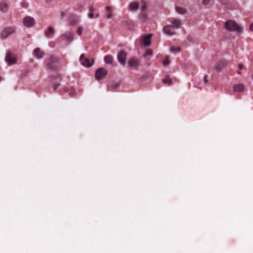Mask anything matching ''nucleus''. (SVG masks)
<instances>
[{
	"instance_id": "nucleus-36",
	"label": "nucleus",
	"mask_w": 253,
	"mask_h": 253,
	"mask_svg": "<svg viewBox=\"0 0 253 253\" xmlns=\"http://www.w3.org/2000/svg\"><path fill=\"white\" fill-rule=\"evenodd\" d=\"M238 74H239V75H240V74H241V72H240V71H238Z\"/></svg>"
},
{
	"instance_id": "nucleus-32",
	"label": "nucleus",
	"mask_w": 253,
	"mask_h": 253,
	"mask_svg": "<svg viewBox=\"0 0 253 253\" xmlns=\"http://www.w3.org/2000/svg\"><path fill=\"white\" fill-rule=\"evenodd\" d=\"M59 84H55L54 85V90H56L59 86Z\"/></svg>"
},
{
	"instance_id": "nucleus-16",
	"label": "nucleus",
	"mask_w": 253,
	"mask_h": 253,
	"mask_svg": "<svg viewBox=\"0 0 253 253\" xmlns=\"http://www.w3.org/2000/svg\"><path fill=\"white\" fill-rule=\"evenodd\" d=\"M152 37V35L149 34L147 36L145 37L143 40V43L145 46H149L150 44V40Z\"/></svg>"
},
{
	"instance_id": "nucleus-2",
	"label": "nucleus",
	"mask_w": 253,
	"mask_h": 253,
	"mask_svg": "<svg viewBox=\"0 0 253 253\" xmlns=\"http://www.w3.org/2000/svg\"><path fill=\"white\" fill-rule=\"evenodd\" d=\"M5 61L8 65H11L17 63V59L15 54L10 51L7 52Z\"/></svg>"
},
{
	"instance_id": "nucleus-13",
	"label": "nucleus",
	"mask_w": 253,
	"mask_h": 253,
	"mask_svg": "<svg viewBox=\"0 0 253 253\" xmlns=\"http://www.w3.org/2000/svg\"><path fill=\"white\" fill-rule=\"evenodd\" d=\"M139 7V4L136 1H132L129 4L128 9L131 11L137 10Z\"/></svg>"
},
{
	"instance_id": "nucleus-5",
	"label": "nucleus",
	"mask_w": 253,
	"mask_h": 253,
	"mask_svg": "<svg viewBox=\"0 0 253 253\" xmlns=\"http://www.w3.org/2000/svg\"><path fill=\"white\" fill-rule=\"evenodd\" d=\"M108 71L103 68H99L95 72V77L97 81L105 78L107 75Z\"/></svg>"
},
{
	"instance_id": "nucleus-21",
	"label": "nucleus",
	"mask_w": 253,
	"mask_h": 253,
	"mask_svg": "<svg viewBox=\"0 0 253 253\" xmlns=\"http://www.w3.org/2000/svg\"><path fill=\"white\" fill-rule=\"evenodd\" d=\"M106 15L108 18H111L112 17V10L110 6H107L106 8Z\"/></svg>"
},
{
	"instance_id": "nucleus-18",
	"label": "nucleus",
	"mask_w": 253,
	"mask_h": 253,
	"mask_svg": "<svg viewBox=\"0 0 253 253\" xmlns=\"http://www.w3.org/2000/svg\"><path fill=\"white\" fill-rule=\"evenodd\" d=\"M8 5L6 2L2 1L0 3V10L5 12L7 10Z\"/></svg>"
},
{
	"instance_id": "nucleus-34",
	"label": "nucleus",
	"mask_w": 253,
	"mask_h": 253,
	"mask_svg": "<svg viewBox=\"0 0 253 253\" xmlns=\"http://www.w3.org/2000/svg\"><path fill=\"white\" fill-rule=\"evenodd\" d=\"M250 30L252 31H253V23H252L250 25Z\"/></svg>"
},
{
	"instance_id": "nucleus-12",
	"label": "nucleus",
	"mask_w": 253,
	"mask_h": 253,
	"mask_svg": "<svg viewBox=\"0 0 253 253\" xmlns=\"http://www.w3.org/2000/svg\"><path fill=\"white\" fill-rule=\"evenodd\" d=\"M88 16L91 19L96 18L98 17V12L93 7H90Z\"/></svg>"
},
{
	"instance_id": "nucleus-17",
	"label": "nucleus",
	"mask_w": 253,
	"mask_h": 253,
	"mask_svg": "<svg viewBox=\"0 0 253 253\" xmlns=\"http://www.w3.org/2000/svg\"><path fill=\"white\" fill-rule=\"evenodd\" d=\"M54 29L52 27H49L47 31L45 32V35L48 38H51L54 35Z\"/></svg>"
},
{
	"instance_id": "nucleus-15",
	"label": "nucleus",
	"mask_w": 253,
	"mask_h": 253,
	"mask_svg": "<svg viewBox=\"0 0 253 253\" xmlns=\"http://www.w3.org/2000/svg\"><path fill=\"white\" fill-rule=\"evenodd\" d=\"M172 25L171 26H173L175 29H178L179 28L181 25V22L179 19H174L172 21Z\"/></svg>"
},
{
	"instance_id": "nucleus-6",
	"label": "nucleus",
	"mask_w": 253,
	"mask_h": 253,
	"mask_svg": "<svg viewBox=\"0 0 253 253\" xmlns=\"http://www.w3.org/2000/svg\"><path fill=\"white\" fill-rule=\"evenodd\" d=\"M15 32V28L14 27H7L4 28L0 34L1 38L5 39L9 36L14 34Z\"/></svg>"
},
{
	"instance_id": "nucleus-22",
	"label": "nucleus",
	"mask_w": 253,
	"mask_h": 253,
	"mask_svg": "<svg viewBox=\"0 0 253 253\" xmlns=\"http://www.w3.org/2000/svg\"><path fill=\"white\" fill-rule=\"evenodd\" d=\"M113 58L111 55H106L104 58V61L106 64H111L113 61Z\"/></svg>"
},
{
	"instance_id": "nucleus-28",
	"label": "nucleus",
	"mask_w": 253,
	"mask_h": 253,
	"mask_svg": "<svg viewBox=\"0 0 253 253\" xmlns=\"http://www.w3.org/2000/svg\"><path fill=\"white\" fill-rule=\"evenodd\" d=\"M83 31V28L81 26L78 27L77 32L78 35L81 36L82 34V32Z\"/></svg>"
},
{
	"instance_id": "nucleus-11",
	"label": "nucleus",
	"mask_w": 253,
	"mask_h": 253,
	"mask_svg": "<svg viewBox=\"0 0 253 253\" xmlns=\"http://www.w3.org/2000/svg\"><path fill=\"white\" fill-rule=\"evenodd\" d=\"M174 28L171 25L166 26L164 29V33L169 36H172L175 34Z\"/></svg>"
},
{
	"instance_id": "nucleus-20",
	"label": "nucleus",
	"mask_w": 253,
	"mask_h": 253,
	"mask_svg": "<svg viewBox=\"0 0 253 253\" xmlns=\"http://www.w3.org/2000/svg\"><path fill=\"white\" fill-rule=\"evenodd\" d=\"M233 89L235 92H242L244 90V86L242 84H236L233 87Z\"/></svg>"
},
{
	"instance_id": "nucleus-37",
	"label": "nucleus",
	"mask_w": 253,
	"mask_h": 253,
	"mask_svg": "<svg viewBox=\"0 0 253 253\" xmlns=\"http://www.w3.org/2000/svg\"><path fill=\"white\" fill-rule=\"evenodd\" d=\"M23 6H24V7H26V6H27V4H24V5Z\"/></svg>"
},
{
	"instance_id": "nucleus-1",
	"label": "nucleus",
	"mask_w": 253,
	"mask_h": 253,
	"mask_svg": "<svg viewBox=\"0 0 253 253\" xmlns=\"http://www.w3.org/2000/svg\"><path fill=\"white\" fill-rule=\"evenodd\" d=\"M225 28L230 31L241 32V28L234 21H228L225 23Z\"/></svg>"
},
{
	"instance_id": "nucleus-30",
	"label": "nucleus",
	"mask_w": 253,
	"mask_h": 253,
	"mask_svg": "<svg viewBox=\"0 0 253 253\" xmlns=\"http://www.w3.org/2000/svg\"><path fill=\"white\" fill-rule=\"evenodd\" d=\"M210 0H203V3L204 4L207 5L209 3Z\"/></svg>"
},
{
	"instance_id": "nucleus-26",
	"label": "nucleus",
	"mask_w": 253,
	"mask_h": 253,
	"mask_svg": "<svg viewBox=\"0 0 253 253\" xmlns=\"http://www.w3.org/2000/svg\"><path fill=\"white\" fill-rule=\"evenodd\" d=\"M169 64V58L168 56H166L163 61V64L164 66H168Z\"/></svg>"
},
{
	"instance_id": "nucleus-24",
	"label": "nucleus",
	"mask_w": 253,
	"mask_h": 253,
	"mask_svg": "<svg viewBox=\"0 0 253 253\" xmlns=\"http://www.w3.org/2000/svg\"><path fill=\"white\" fill-rule=\"evenodd\" d=\"M226 63L225 61H221L220 64L215 67V69L217 71H219L221 70V69L222 67H224Z\"/></svg>"
},
{
	"instance_id": "nucleus-19",
	"label": "nucleus",
	"mask_w": 253,
	"mask_h": 253,
	"mask_svg": "<svg viewBox=\"0 0 253 253\" xmlns=\"http://www.w3.org/2000/svg\"><path fill=\"white\" fill-rule=\"evenodd\" d=\"M62 37L68 41L71 42L73 39V35L70 32H67L64 34Z\"/></svg>"
},
{
	"instance_id": "nucleus-31",
	"label": "nucleus",
	"mask_w": 253,
	"mask_h": 253,
	"mask_svg": "<svg viewBox=\"0 0 253 253\" xmlns=\"http://www.w3.org/2000/svg\"><path fill=\"white\" fill-rule=\"evenodd\" d=\"M238 68L239 70H241L243 68V65L241 64H239Z\"/></svg>"
},
{
	"instance_id": "nucleus-25",
	"label": "nucleus",
	"mask_w": 253,
	"mask_h": 253,
	"mask_svg": "<svg viewBox=\"0 0 253 253\" xmlns=\"http://www.w3.org/2000/svg\"><path fill=\"white\" fill-rule=\"evenodd\" d=\"M170 51L173 53H176L180 51V48L179 47H171L170 48Z\"/></svg>"
},
{
	"instance_id": "nucleus-23",
	"label": "nucleus",
	"mask_w": 253,
	"mask_h": 253,
	"mask_svg": "<svg viewBox=\"0 0 253 253\" xmlns=\"http://www.w3.org/2000/svg\"><path fill=\"white\" fill-rule=\"evenodd\" d=\"M176 11L180 14H184L186 13V10L182 7L177 6L175 8Z\"/></svg>"
},
{
	"instance_id": "nucleus-3",
	"label": "nucleus",
	"mask_w": 253,
	"mask_h": 253,
	"mask_svg": "<svg viewBox=\"0 0 253 253\" xmlns=\"http://www.w3.org/2000/svg\"><path fill=\"white\" fill-rule=\"evenodd\" d=\"M146 4L144 2L141 6V13L139 16L140 20L142 22H145L148 19L147 14L146 13Z\"/></svg>"
},
{
	"instance_id": "nucleus-27",
	"label": "nucleus",
	"mask_w": 253,
	"mask_h": 253,
	"mask_svg": "<svg viewBox=\"0 0 253 253\" xmlns=\"http://www.w3.org/2000/svg\"><path fill=\"white\" fill-rule=\"evenodd\" d=\"M171 80L170 79L169 77H167L165 78V79L164 80V83L165 84H168V85L171 84Z\"/></svg>"
},
{
	"instance_id": "nucleus-10",
	"label": "nucleus",
	"mask_w": 253,
	"mask_h": 253,
	"mask_svg": "<svg viewBox=\"0 0 253 253\" xmlns=\"http://www.w3.org/2000/svg\"><path fill=\"white\" fill-rule=\"evenodd\" d=\"M128 65L130 67L135 68L139 66V61L135 57L131 58L128 62Z\"/></svg>"
},
{
	"instance_id": "nucleus-29",
	"label": "nucleus",
	"mask_w": 253,
	"mask_h": 253,
	"mask_svg": "<svg viewBox=\"0 0 253 253\" xmlns=\"http://www.w3.org/2000/svg\"><path fill=\"white\" fill-rule=\"evenodd\" d=\"M152 53V51L151 49H147L146 51V55H151Z\"/></svg>"
},
{
	"instance_id": "nucleus-14",
	"label": "nucleus",
	"mask_w": 253,
	"mask_h": 253,
	"mask_svg": "<svg viewBox=\"0 0 253 253\" xmlns=\"http://www.w3.org/2000/svg\"><path fill=\"white\" fill-rule=\"evenodd\" d=\"M34 54L37 58H42L44 55V53L39 48H36L34 49Z\"/></svg>"
},
{
	"instance_id": "nucleus-7",
	"label": "nucleus",
	"mask_w": 253,
	"mask_h": 253,
	"mask_svg": "<svg viewBox=\"0 0 253 253\" xmlns=\"http://www.w3.org/2000/svg\"><path fill=\"white\" fill-rule=\"evenodd\" d=\"M80 60L81 64L85 67H89L93 64L92 59L89 60L86 58L84 54L81 55Z\"/></svg>"
},
{
	"instance_id": "nucleus-9",
	"label": "nucleus",
	"mask_w": 253,
	"mask_h": 253,
	"mask_svg": "<svg viewBox=\"0 0 253 253\" xmlns=\"http://www.w3.org/2000/svg\"><path fill=\"white\" fill-rule=\"evenodd\" d=\"M23 23L25 26L31 27L33 26L35 24V20L31 17L27 16L23 19Z\"/></svg>"
},
{
	"instance_id": "nucleus-8",
	"label": "nucleus",
	"mask_w": 253,
	"mask_h": 253,
	"mask_svg": "<svg viewBox=\"0 0 253 253\" xmlns=\"http://www.w3.org/2000/svg\"><path fill=\"white\" fill-rule=\"evenodd\" d=\"M126 53L123 50L120 51L117 55V58L119 62L124 66L126 64Z\"/></svg>"
},
{
	"instance_id": "nucleus-35",
	"label": "nucleus",
	"mask_w": 253,
	"mask_h": 253,
	"mask_svg": "<svg viewBox=\"0 0 253 253\" xmlns=\"http://www.w3.org/2000/svg\"><path fill=\"white\" fill-rule=\"evenodd\" d=\"M75 24H76L75 22H71L70 23L71 25H74Z\"/></svg>"
},
{
	"instance_id": "nucleus-4",
	"label": "nucleus",
	"mask_w": 253,
	"mask_h": 253,
	"mask_svg": "<svg viewBox=\"0 0 253 253\" xmlns=\"http://www.w3.org/2000/svg\"><path fill=\"white\" fill-rule=\"evenodd\" d=\"M57 61V58L55 56H51L46 60L45 64L48 68L53 70L56 67Z\"/></svg>"
},
{
	"instance_id": "nucleus-33",
	"label": "nucleus",
	"mask_w": 253,
	"mask_h": 253,
	"mask_svg": "<svg viewBox=\"0 0 253 253\" xmlns=\"http://www.w3.org/2000/svg\"><path fill=\"white\" fill-rule=\"evenodd\" d=\"M204 80L205 83H207V82H208V80H207V75H206V76H205Z\"/></svg>"
}]
</instances>
